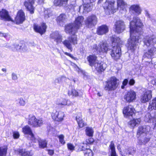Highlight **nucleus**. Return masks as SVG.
Masks as SVG:
<instances>
[{
	"mask_svg": "<svg viewBox=\"0 0 156 156\" xmlns=\"http://www.w3.org/2000/svg\"><path fill=\"white\" fill-rule=\"evenodd\" d=\"M129 26L130 38L128 41L127 46L128 50L134 52L136 48L137 43L141 41L140 40L142 34L143 24L138 17H135L130 22Z\"/></svg>",
	"mask_w": 156,
	"mask_h": 156,
	"instance_id": "obj_1",
	"label": "nucleus"
},
{
	"mask_svg": "<svg viewBox=\"0 0 156 156\" xmlns=\"http://www.w3.org/2000/svg\"><path fill=\"white\" fill-rule=\"evenodd\" d=\"M144 45L147 47H152L147 51L144 53L143 58H151L154 54H156V48L154 45L156 44V37L154 36L151 37L146 36L143 40Z\"/></svg>",
	"mask_w": 156,
	"mask_h": 156,
	"instance_id": "obj_2",
	"label": "nucleus"
},
{
	"mask_svg": "<svg viewBox=\"0 0 156 156\" xmlns=\"http://www.w3.org/2000/svg\"><path fill=\"white\" fill-rule=\"evenodd\" d=\"M112 45L110 51V54L114 59L117 60L119 58L121 55L120 46L121 41L119 38L115 36L112 37Z\"/></svg>",
	"mask_w": 156,
	"mask_h": 156,
	"instance_id": "obj_3",
	"label": "nucleus"
},
{
	"mask_svg": "<svg viewBox=\"0 0 156 156\" xmlns=\"http://www.w3.org/2000/svg\"><path fill=\"white\" fill-rule=\"evenodd\" d=\"M111 47L108 45V44L105 41L100 42L98 45L94 44L92 46L93 49H95L100 54L107 53L108 51L111 50Z\"/></svg>",
	"mask_w": 156,
	"mask_h": 156,
	"instance_id": "obj_4",
	"label": "nucleus"
},
{
	"mask_svg": "<svg viewBox=\"0 0 156 156\" xmlns=\"http://www.w3.org/2000/svg\"><path fill=\"white\" fill-rule=\"evenodd\" d=\"M119 80L115 77L110 78L106 82L105 89L108 91L115 90L118 87Z\"/></svg>",
	"mask_w": 156,
	"mask_h": 156,
	"instance_id": "obj_5",
	"label": "nucleus"
},
{
	"mask_svg": "<svg viewBox=\"0 0 156 156\" xmlns=\"http://www.w3.org/2000/svg\"><path fill=\"white\" fill-rule=\"evenodd\" d=\"M44 123L42 118H36L33 115H30L28 120V124L33 127H38L42 126Z\"/></svg>",
	"mask_w": 156,
	"mask_h": 156,
	"instance_id": "obj_6",
	"label": "nucleus"
},
{
	"mask_svg": "<svg viewBox=\"0 0 156 156\" xmlns=\"http://www.w3.org/2000/svg\"><path fill=\"white\" fill-rule=\"evenodd\" d=\"M97 22V17L95 15L93 14L88 16L84 21L86 26L89 28H91L95 26Z\"/></svg>",
	"mask_w": 156,
	"mask_h": 156,
	"instance_id": "obj_7",
	"label": "nucleus"
},
{
	"mask_svg": "<svg viewBox=\"0 0 156 156\" xmlns=\"http://www.w3.org/2000/svg\"><path fill=\"white\" fill-rule=\"evenodd\" d=\"M62 43L65 47L70 50L71 51H72L73 48L72 43L73 44H77V36H71L69 37L68 39L65 40Z\"/></svg>",
	"mask_w": 156,
	"mask_h": 156,
	"instance_id": "obj_8",
	"label": "nucleus"
},
{
	"mask_svg": "<svg viewBox=\"0 0 156 156\" xmlns=\"http://www.w3.org/2000/svg\"><path fill=\"white\" fill-rule=\"evenodd\" d=\"M136 93L133 90L128 91L124 96V99L127 102H131L133 101L136 99Z\"/></svg>",
	"mask_w": 156,
	"mask_h": 156,
	"instance_id": "obj_9",
	"label": "nucleus"
},
{
	"mask_svg": "<svg viewBox=\"0 0 156 156\" xmlns=\"http://www.w3.org/2000/svg\"><path fill=\"white\" fill-rule=\"evenodd\" d=\"M115 1L114 0H106L104 4L103 7L105 10H108V12H114L116 11V9L115 8L114 4Z\"/></svg>",
	"mask_w": 156,
	"mask_h": 156,
	"instance_id": "obj_10",
	"label": "nucleus"
},
{
	"mask_svg": "<svg viewBox=\"0 0 156 156\" xmlns=\"http://www.w3.org/2000/svg\"><path fill=\"white\" fill-rule=\"evenodd\" d=\"M78 29L73 23H69L65 26V30L67 33L73 36H76L75 34L77 31Z\"/></svg>",
	"mask_w": 156,
	"mask_h": 156,
	"instance_id": "obj_11",
	"label": "nucleus"
},
{
	"mask_svg": "<svg viewBox=\"0 0 156 156\" xmlns=\"http://www.w3.org/2000/svg\"><path fill=\"white\" fill-rule=\"evenodd\" d=\"M115 31L118 34L122 32L125 28L124 23L121 20L117 21L115 23Z\"/></svg>",
	"mask_w": 156,
	"mask_h": 156,
	"instance_id": "obj_12",
	"label": "nucleus"
},
{
	"mask_svg": "<svg viewBox=\"0 0 156 156\" xmlns=\"http://www.w3.org/2000/svg\"><path fill=\"white\" fill-rule=\"evenodd\" d=\"M50 39L53 40L57 44H58L62 41V36L58 31L52 32L50 34Z\"/></svg>",
	"mask_w": 156,
	"mask_h": 156,
	"instance_id": "obj_13",
	"label": "nucleus"
},
{
	"mask_svg": "<svg viewBox=\"0 0 156 156\" xmlns=\"http://www.w3.org/2000/svg\"><path fill=\"white\" fill-rule=\"evenodd\" d=\"M64 115L63 112L61 111L58 112L55 110L51 114L52 119L58 122L61 121L63 120Z\"/></svg>",
	"mask_w": 156,
	"mask_h": 156,
	"instance_id": "obj_14",
	"label": "nucleus"
},
{
	"mask_svg": "<svg viewBox=\"0 0 156 156\" xmlns=\"http://www.w3.org/2000/svg\"><path fill=\"white\" fill-rule=\"evenodd\" d=\"M23 132L25 134H28L30 136V140L34 142H36L37 139L35 138L32 133L30 128L28 126H26L23 128Z\"/></svg>",
	"mask_w": 156,
	"mask_h": 156,
	"instance_id": "obj_15",
	"label": "nucleus"
},
{
	"mask_svg": "<svg viewBox=\"0 0 156 156\" xmlns=\"http://www.w3.org/2000/svg\"><path fill=\"white\" fill-rule=\"evenodd\" d=\"M46 28V24L44 23H43L41 25L35 24L34 25V30L36 32L39 33L41 35H42L45 32Z\"/></svg>",
	"mask_w": 156,
	"mask_h": 156,
	"instance_id": "obj_16",
	"label": "nucleus"
},
{
	"mask_svg": "<svg viewBox=\"0 0 156 156\" xmlns=\"http://www.w3.org/2000/svg\"><path fill=\"white\" fill-rule=\"evenodd\" d=\"M151 90H147L141 96L140 101L142 103H145L151 99Z\"/></svg>",
	"mask_w": 156,
	"mask_h": 156,
	"instance_id": "obj_17",
	"label": "nucleus"
},
{
	"mask_svg": "<svg viewBox=\"0 0 156 156\" xmlns=\"http://www.w3.org/2000/svg\"><path fill=\"white\" fill-rule=\"evenodd\" d=\"M134 108L131 105L125 107L123 111V113L125 116L127 117L128 116H132L134 113Z\"/></svg>",
	"mask_w": 156,
	"mask_h": 156,
	"instance_id": "obj_18",
	"label": "nucleus"
},
{
	"mask_svg": "<svg viewBox=\"0 0 156 156\" xmlns=\"http://www.w3.org/2000/svg\"><path fill=\"white\" fill-rule=\"evenodd\" d=\"M34 1L35 0H27L24 3V5L31 14L34 13V8L33 5L34 2Z\"/></svg>",
	"mask_w": 156,
	"mask_h": 156,
	"instance_id": "obj_19",
	"label": "nucleus"
},
{
	"mask_svg": "<svg viewBox=\"0 0 156 156\" xmlns=\"http://www.w3.org/2000/svg\"><path fill=\"white\" fill-rule=\"evenodd\" d=\"M150 127L148 126H140L137 132V135L140 136L141 134H147V133L150 131Z\"/></svg>",
	"mask_w": 156,
	"mask_h": 156,
	"instance_id": "obj_20",
	"label": "nucleus"
},
{
	"mask_svg": "<svg viewBox=\"0 0 156 156\" xmlns=\"http://www.w3.org/2000/svg\"><path fill=\"white\" fill-rule=\"evenodd\" d=\"M25 19V16L23 12L21 10L19 11L15 19L16 23L19 24L22 23Z\"/></svg>",
	"mask_w": 156,
	"mask_h": 156,
	"instance_id": "obj_21",
	"label": "nucleus"
},
{
	"mask_svg": "<svg viewBox=\"0 0 156 156\" xmlns=\"http://www.w3.org/2000/svg\"><path fill=\"white\" fill-rule=\"evenodd\" d=\"M108 27L105 25H103L98 27L97 33L99 35H102L106 34L108 32Z\"/></svg>",
	"mask_w": 156,
	"mask_h": 156,
	"instance_id": "obj_22",
	"label": "nucleus"
},
{
	"mask_svg": "<svg viewBox=\"0 0 156 156\" xmlns=\"http://www.w3.org/2000/svg\"><path fill=\"white\" fill-rule=\"evenodd\" d=\"M67 20L66 16L65 14H61L58 16L56 19V21L58 25L62 26Z\"/></svg>",
	"mask_w": 156,
	"mask_h": 156,
	"instance_id": "obj_23",
	"label": "nucleus"
},
{
	"mask_svg": "<svg viewBox=\"0 0 156 156\" xmlns=\"http://www.w3.org/2000/svg\"><path fill=\"white\" fill-rule=\"evenodd\" d=\"M106 68L105 64L103 62H100L99 61L95 64L92 67V69H95L98 72L103 71Z\"/></svg>",
	"mask_w": 156,
	"mask_h": 156,
	"instance_id": "obj_24",
	"label": "nucleus"
},
{
	"mask_svg": "<svg viewBox=\"0 0 156 156\" xmlns=\"http://www.w3.org/2000/svg\"><path fill=\"white\" fill-rule=\"evenodd\" d=\"M84 18L83 16H79L76 18L73 23L78 30L83 24Z\"/></svg>",
	"mask_w": 156,
	"mask_h": 156,
	"instance_id": "obj_25",
	"label": "nucleus"
},
{
	"mask_svg": "<svg viewBox=\"0 0 156 156\" xmlns=\"http://www.w3.org/2000/svg\"><path fill=\"white\" fill-rule=\"evenodd\" d=\"M0 17L1 20L4 21L11 20V19L9 15L8 12L4 9H2L0 11Z\"/></svg>",
	"mask_w": 156,
	"mask_h": 156,
	"instance_id": "obj_26",
	"label": "nucleus"
},
{
	"mask_svg": "<svg viewBox=\"0 0 156 156\" xmlns=\"http://www.w3.org/2000/svg\"><path fill=\"white\" fill-rule=\"evenodd\" d=\"M84 4L83 5H81L79 7V11H81L83 12H88L92 9L90 3L83 2Z\"/></svg>",
	"mask_w": 156,
	"mask_h": 156,
	"instance_id": "obj_27",
	"label": "nucleus"
},
{
	"mask_svg": "<svg viewBox=\"0 0 156 156\" xmlns=\"http://www.w3.org/2000/svg\"><path fill=\"white\" fill-rule=\"evenodd\" d=\"M129 9L130 12L136 13L138 15L141 13V11L140 8L138 5H132L129 8Z\"/></svg>",
	"mask_w": 156,
	"mask_h": 156,
	"instance_id": "obj_28",
	"label": "nucleus"
},
{
	"mask_svg": "<svg viewBox=\"0 0 156 156\" xmlns=\"http://www.w3.org/2000/svg\"><path fill=\"white\" fill-rule=\"evenodd\" d=\"M87 59L90 65L93 67L94 65L99 61L97 59V57L95 55H90L87 57Z\"/></svg>",
	"mask_w": 156,
	"mask_h": 156,
	"instance_id": "obj_29",
	"label": "nucleus"
},
{
	"mask_svg": "<svg viewBox=\"0 0 156 156\" xmlns=\"http://www.w3.org/2000/svg\"><path fill=\"white\" fill-rule=\"evenodd\" d=\"M118 8L120 10H122L125 12L126 10V3L123 0H117Z\"/></svg>",
	"mask_w": 156,
	"mask_h": 156,
	"instance_id": "obj_30",
	"label": "nucleus"
},
{
	"mask_svg": "<svg viewBox=\"0 0 156 156\" xmlns=\"http://www.w3.org/2000/svg\"><path fill=\"white\" fill-rule=\"evenodd\" d=\"M56 104L61 105H67L69 106L71 105V103L69 100L61 98L57 99Z\"/></svg>",
	"mask_w": 156,
	"mask_h": 156,
	"instance_id": "obj_31",
	"label": "nucleus"
},
{
	"mask_svg": "<svg viewBox=\"0 0 156 156\" xmlns=\"http://www.w3.org/2000/svg\"><path fill=\"white\" fill-rule=\"evenodd\" d=\"M146 117H148V121L152 120L153 124L154 126V128H156V112H155L154 115L153 114L151 115L149 113H147L146 115Z\"/></svg>",
	"mask_w": 156,
	"mask_h": 156,
	"instance_id": "obj_32",
	"label": "nucleus"
},
{
	"mask_svg": "<svg viewBox=\"0 0 156 156\" xmlns=\"http://www.w3.org/2000/svg\"><path fill=\"white\" fill-rule=\"evenodd\" d=\"M135 150L133 147H129L127 149H126L124 151V153L122 154V156H126L129 155H133L135 153Z\"/></svg>",
	"mask_w": 156,
	"mask_h": 156,
	"instance_id": "obj_33",
	"label": "nucleus"
},
{
	"mask_svg": "<svg viewBox=\"0 0 156 156\" xmlns=\"http://www.w3.org/2000/svg\"><path fill=\"white\" fill-rule=\"evenodd\" d=\"M141 122L140 119H134L130 120L128 122V125L131 127L133 128L135 126L138 125Z\"/></svg>",
	"mask_w": 156,
	"mask_h": 156,
	"instance_id": "obj_34",
	"label": "nucleus"
},
{
	"mask_svg": "<svg viewBox=\"0 0 156 156\" xmlns=\"http://www.w3.org/2000/svg\"><path fill=\"white\" fill-rule=\"evenodd\" d=\"M68 0H54V3L56 6H65L67 3Z\"/></svg>",
	"mask_w": 156,
	"mask_h": 156,
	"instance_id": "obj_35",
	"label": "nucleus"
},
{
	"mask_svg": "<svg viewBox=\"0 0 156 156\" xmlns=\"http://www.w3.org/2000/svg\"><path fill=\"white\" fill-rule=\"evenodd\" d=\"M69 96H72L75 97L77 96L81 97L82 95V92H78L76 90L72 89L68 92Z\"/></svg>",
	"mask_w": 156,
	"mask_h": 156,
	"instance_id": "obj_36",
	"label": "nucleus"
},
{
	"mask_svg": "<svg viewBox=\"0 0 156 156\" xmlns=\"http://www.w3.org/2000/svg\"><path fill=\"white\" fill-rule=\"evenodd\" d=\"M17 151L19 155L21 156H31L33 154V153L30 152L26 151L23 149L18 150Z\"/></svg>",
	"mask_w": 156,
	"mask_h": 156,
	"instance_id": "obj_37",
	"label": "nucleus"
},
{
	"mask_svg": "<svg viewBox=\"0 0 156 156\" xmlns=\"http://www.w3.org/2000/svg\"><path fill=\"white\" fill-rule=\"evenodd\" d=\"M144 137L141 139L139 140L138 143L140 145L145 144L150 140V137L147 136V134H145Z\"/></svg>",
	"mask_w": 156,
	"mask_h": 156,
	"instance_id": "obj_38",
	"label": "nucleus"
},
{
	"mask_svg": "<svg viewBox=\"0 0 156 156\" xmlns=\"http://www.w3.org/2000/svg\"><path fill=\"white\" fill-rule=\"evenodd\" d=\"M109 147L111 151V156H118L116 153L115 145L113 141L111 142Z\"/></svg>",
	"mask_w": 156,
	"mask_h": 156,
	"instance_id": "obj_39",
	"label": "nucleus"
},
{
	"mask_svg": "<svg viewBox=\"0 0 156 156\" xmlns=\"http://www.w3.org/2000/svg\"><path fill=\"white\" fill-rule=\"evenodd\" d=\"M66 79L67 78L65 76H61L55 79L54 81V83L56 85L61 83L63 80L65 81Z\"/></svg>",
	"mask_w": 156,
	"mask_h": 156,
	"instance_id": "obj_40",
	"label": "nucleus"
},
{
	"mask_svg": "<svg viewBox=\"0 0 156 156\" xmlns=\"http://www.w3.org/2000/svg\"><path fill=\"white\" fill-rule=\"evenodd\" d=\"M85 132L87 136L92 137L93 136L94 131L92 128L87 127L85 129Z\"/></svg>",
	"mask_w": 156,
	"mask_h": 156,
	"instance_id": "obj_41",
	"label": "nucleus"
},
{
	"mask_svg": "<svg viewBox=\"0 0 156 156\" xmlns=\"http://www.w3.org/2000/svg\"><path fill=\"white\" fill-rule=\"evenodd\" d=\"M38 143L40 148H43L47 146V142L46 140L40 139L38 140Z\"/></svg>",
	"mask_w": 156,
	"mask_h": 156,
	"instance_id": "obj_42",
	"label": "nucleus"
},
{
	"mask_svg": "<svg viewBox=\"0 0 156 156\" xmlns=\"http://www.w3.org/2000/svg\"><path fill=\"white\" fill-rule=\"evenodd\" d=\"M149 108L151 109H156V100L155 98L153 99L151 102L150 103Z\"/></svg>",
	"mask_w": 156,
	"mask_h": 156,
	"instance_id": "obj_43",
	"label": "nucleus"
},
{
	"mask_svg": "<svg viewBox=\"0 0 156 156\" xmlns=\"http://www.w3.org/2000/svg\"><path fill=\"white\" fill-rule=\"evenodd\" d=\"M87 144H86L83 143L80 144V147L78 149V151H85L86 150L87 148Z\"/></svg>",
	"mask_w": 156,
	"mask_h": 156,
	"instance_id": "obj_44",
	"label": "nucleus"
},
{
	"mask_svg": "<svg viewBox=\"0 0 156 156\" xmlns=\"http://www.w3.org/2000/svg\"><path fill=\"white\" fill-rule=\"evenodd\" d=\"M7 149L6 148L0 147V156H5L6 154Z\"/></svg>",
	"mask_w": 156,
	"mask_h": 156,
	"instance_id": "obj_45",
	"label": "nucleus"
},
{
	"mask_svg": "<svg viewBox=\"0 0 156 156\" xmlns=\"http://www.w3.org/2000/svg\"><path fill=\"white\" fill-rule=\"evenodd\" d=\"M84 156H93V154L92 151L90 149H87L84 152Z\"/></svg>",
	"mask_w": 156,
	"mask_h": 156,
	"instance_id": "obj_46",
	"label": "nucleus"
},
{
	"mask_svg": "<svg viewBox=\"0 0 156 156\" xmlns=\"http://www.w3.org/2000/svg\"><path fill=\"white\" fill-rule=\"evenodd\" d=\"M58 137L59 139V142L62 145L64 144L66 142L64 140V136L63 135H60L58 136Z\"/></svg>",
	"mask_w": 156,
	"mask_h": 156,
	"instance_id": "obj_47",
	"label": "nucleus"
},
{
	"mask_svg": "<svg viewBox=\"0 0 156 156\" xmlns=\"http://www.w3.org/2000/svg\"><path fill=\"white\" fill-rule=\"evenodd\" d=\"M19 103L20 106H24L25 105L26 102V101L22 97L18 99Z\"/></svg>",
	"mask_w": 156,
	"mask_h": 156,
	"instance_id": "obj_48",
	"label": "nucleus"
},
{
	"mask_svg": "<svg viewBox=\"0 0 156 156\" xmlns=\"http://www.w3.org/2000/svg\"><path fill=\"white\" fill-rule=\"evenodd\" d=\"M67 147L69 150L73 151L74 149V146L71 144L68 143L67 144Z\"/></svg>",
	"mask_w": 156,
	"mask_h": 156,
	"instance_id": "obj_49",
	"label": "nucleus"
},
{
	"mask_svg": "<svg viewBox=\"0 0 156 156\" xmlns=\"http://www.w3.org/2000/svg\"><path fill=\"white\" fill-rule=\"evenodd\" d=\"M12 79L14 81L17 80L18 77L16 74L15 73H12L11 74Z\"/></svg>",
	"mask_w": 156,
	"mask_h": 156,
	"instance_id": "obj_50",
	"label": "nucleus"
},
{
	"mask_svg": "<svg viewBox=\"0 0 156 156\" xmlns=\"http://www.w3.org/2000/svg\"><path fill=\"white\" fill-rule=\"evenodd\" d=\"M94 141V140L92 138H90L86 140V142L87 144H92Z\"/></svg>",
	"mask_w": 156,
	"mask_h": 156,
	"instance_id": "obj_51",
	"label": "nucleus"
},
{
	"mask_svg": "<svg viewBox=\"0 0 156 156\" xmlns=\"http://www.w3.org/2000/svg\"><path fill=\"white\" fill-rule=\"evenodd\" d=\"M81 120H82V115L80 113H79L76 116V120L77 122Z\"/></svg>",
	"mask_w": 156,
	"mask_h": 156,
	"instance_id": "obj_52",
	"label": "nucleus"
},
{
	"mask_svg": "<svg viewBox=\"0 0 156 156\" xmlns=\"http://www.w3.org/2000/svg\"><path fill=\"white\" fill-rule=\"evenodd\" d=\"M52 14L50 12V11H49V13L48 11L45 12V17L46 18H48L51 16Z\"/></svg>",
	"mask_w": 156,
	"mask_h": 156,
	"instance_id": "obj_53",
	"label": "nucleus"
},
{
	"mask_svg": "<svg viewBox=\"0 0 156 156\" xmlns=\"http://www.w3.org/2000/svg\"><path fill=\"white\" fill-rule=\"evenodd\" d=\"M79 126L82 128L84 126V123H83L82 120L77 122Z\"/></svg>",
	"mask_w": 156,
	"mask_h": 156,
	"instance_id": "obj_54",
	"label": "nucleus"
},
{
	"mask_svg": "<svg viewBox=\"0 0 156 156\" xmlns=\"http://www.w3.org/2000/svg\"><path fill=\"white\" fill-rule=\"evenodd\" d=\"M19 134L18 132H14L13 134V136L14 138H18L19 137Z\"/></svg>",
	"mask_w": 156,
	"mask_h": 156,
	"instance_id": "obj_55",
	"label": "nucleus"
},
{
	"mask_svg": "<svg viewBox=\"0 0 156 156\" xmlns=\"http://www.w3.org/2000/svg\"><path fill=\"white\" fill-rule=\"evenodd\" d=\"M96 0H83V2L87 3H91L94 2Z\"/></svg>",
	"mask_w": 156,
	"mask_h": 156,
	"instance_id": "obj_56",
	"label": "nucleus"
},
{
	"mask_svg": "<svg viewBox=\"0 0 156 156\" xmlns=\"http://www.w3.org/2000/svg\"><path fill=\"white\" fill-rule=\"evenodd\" d=\"M135 83V81L133 79H130L129 82V84L130 85H133Z\"/></svg>",
	"mask_w": 156,
	"mask_h": 156,
	"instance_id": "obj_57",
	"label": "nucleus"
},
{
	"mask_svg": "<svg viewBox=\"0 0 156 156\" xmlns=\"http://www.w3.org/2000/svg\"><path fill=\"white\" fill-rule=\"evenodd\" d=\"M128 80L127 79H125L123 82L122 85L126 86L128 83Z\"/></svg>",
	"mask_w": 156,
	"mask_h": 156,
	"instance_id": "obj_58",
	"label": "nucleus"
},
{
	"mask_svg": "<svg viewBox=\"0 0 156 156\" xmlns=\"http://www.w3.org/2000/svg\"><path fill=\"white\" fill-rule=\"evenodd\" d=\"M54 153V151L53 150H48V154L51 155H52Z\"/></svg>",
	"mask_w": 156,
	"mask_h": 156,
	"instance_id": "obj_59",
	"label": "nucleus"
},
{
	"mask_svg": "<svg viewBox=\"0 0 156 156\" xmlns=\"http://www.w3.org/2000/svg\"><path fill=\"white\" fill-rule=\"evenodd\" d=\"M64 54L66 55H67L68 56H69L71 58H73L74 57L72 55H71V54H70L69 53H67V52H65Z\"/></svg>",
	"mask_w": 156,
	"mask_h": 156,
	"instance_id": "obj_60",
	"label": "nucleus"
},
{
	"mask_svg": "<svg viewBox=\"0 0 156 156\" xmlns=\"http://www.w3.org/2000/svg\"><path fill=\"white\" fill-rule=\"evenodd\" d=\"M64 54L66 55H67L68 56H69L71 58H73L74 57L72 55H71V54H70L69 53H67V52H65Z\"/></svg>",
	"mask_w": 156,
	"mask_h": 156,
	"instance_id": "obj_61",
	"label": "nucleus"
},
{
	"mask_svg": "<svg viewBox=\"0 0 156 156\" xmlns=\"http://www.w3.org/2000/svg\"><path fill=\"white\" fill-rule=\"evenodd\" d=\"M151 83L152 84L156 85V78L152 80L151 81Z\"/></svg>",
	"mask_w": 156,
	"mask_h": 156,
	"instance_id": "obj_62",
	"label": "nucleus"
},
{
	"mask_svg": "<svg viewBox=\"0 0 156 156\" xmlns=\"http://www.w3.org/2000/svg\"><path fill=\"white\" fill-rule=\"evenodd\" d=\"M44 0H38V3L40 4L41 5L44 3Z\"/></svg>",
	"mask_w": 156,
	"mask_h": 156,
	"instance_id": "obj_63",
	"label": "nucleus"
},
{
	"mask_svg": "<svg viewBox=\"0 0 156 156\" xmlns=\"http://www.w3.org/2000/svg\"><path fill=\"white\" fill-rule=\"evenodd\" d=\"M16 46L15 48L16 50H19L20 49L21 47L20 46H19L18 45H17V44H16Z\"/></svg>",
	"mask_w": 156,
	"mask_h": 156,
	"instance_id": "obj_64",
	"label": "nucleus"
}]
</instances>
